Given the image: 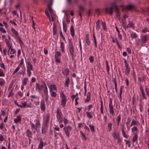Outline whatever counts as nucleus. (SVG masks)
Returning <instances> with one entry per match:
<instances>
[{
	"label": "nucleus",
	"mask_w": 149,
	"mask_h": 149,
	"mask_svg": "<svg viewBox=\"0 0 149 149\" xmlns=\"http://www.w3.org/2000/svg\"><path fill=\"white\" fill-rule=\"evenodd\" d=\"M48 9H46L45 11V14L49 18L50 21H54L56 17V15L54 13L50 7V5L48 3L47 5Z\"/></svg>",
	"instance_id": "nucleus-1"
},
{
	"label": "nucleus",
	"mask_w": 149,
	"mask_h": 149,
	"mask_svg": "<svg viewBox=\"0 0 149 149\" xmlns=\"http://www.w3.org/2000/svg\"><path fill=\"white\" fill-rule=\"evenodd\" d=\"M34 122L35 124L30 123L31 129L32 130L36 131L37 132H40V121L38 120H35Z\"/></svg>",
	"instance_id": "nucleus-2"
},
{
	"label": "nucleus",
	"mask_w": 149,
	"mask_h": 149,
	"mask_svg": "<svg viewBox=\"0 0 149 149\" xmlns=\"http://www.w3.org/2000/svg\"><path fill=\"white\" fill-rule=\"evenodd\" d=\"M7 47L8 48L7 54L9 58H12L14 57L16 54V50L13 48V45Z\"/></svg>",
	"instance_id": "nucleus-3"
},
{
	"label": "nucleus",
	"mask_w": 149,
	"mask_h": 149,
	"mask_svg": "<svg viewBox=\"0 0 149 149\" xmlns=\"http://www.w3.org/2000/svg\"><path fill=\"white\" fill-rule=\"evenodd\" d=\"M60 96L61 99V104L63 107L64 108L65 106L66 103L67 101V97L65 95L62 91L61 92Z\"/></svg>",
	"instance_id": "nucleus-4"
},
{
	"label": "nucleus",
	"mask_w": 149,
	"mask_h": 149,
	"mask_svg": "<svg viewBox=\"0 0 149 149\" xmlns=\"http://www.w3.org/2000/svg\"><path fill=\"white\" fill-rule=\"evenodd\" d=\"M26 72L28 76L30 77L31 74V71L33 70V66L29 62L26 63Z\"/></svg>",
	"instance_id": "nucleus-5"
},
{
	"label": "nucleus",
	"mask_w": 149,
	"mask_h": 149,
	"mask_svg": "<svg viewBox=\"0 0 149 149\" xmlns=\"http://www.w3.org/2000/svg\"><path fill=\"white\" fill-rule=\"evenodd\" d=\"M62 116V114L61 111L59 109H57L56 114L57 121L59 122L60 123H61L62 122L63 119Z\"/></svg>",
	"instance_id": "nucleus-6"
},
{
	"label": "nucleus",
	"mask_w": 149,
	"mask_h": 149,
	"mask_svg": "<svg viewBox=\"0 0 149 149\" xmlns=\"http://www.w3.org/2000/svg\"><path fill=\"white\" fill-rule=\"evenodd\" d=\"M21 104H19V107L21 108H25L27 107L31 108V107L32 103L31 102H29L28 104H27L26 102L25 101H22L21 102Z\"/></svg>",
	"instance_id": "nucleus-7"
},
{
	"label": "nucleus",
	"mask_w": 149,
	"mask_h": 149,
	"mask_svg": "<svg viewBox=\"0 0 149 149\" xmlns=\"http://www.w3.org/2000/svg\"><path fill=\"white\" fill-rule=\"evenodd\" d=\"M47 85L49 89V92L57 91V87L55 84L50 83H47Z\"/></svg>",
	"instance_id": "nucleus-8"
},
{
	"label": "nucleus",
	"mask_w": 149,
	"mask_h": 149,
	"mask_svg": "<svg viewBox=\"0 0 149 149\" xmlns=\"http://www.w3.org/2000/svg\"><path fill=\"white\" fill-rule=\"evenodd\" d=\"M31 98L32 101L36 105H38L39 104L40 101L38 97L33 95L31 96Z\"/></svg>",
	"instance_id": "nucleus-9"
},
{
	"label": "nucleus",
	"mask_w": 149,
	"mask_h": 149,
	"mask_svg": "<svg viewBox=\"0 0 149 149\" xmlns=\"http://www.w3.org/2000/svg\"><path fill=\"white\" fill-rule=\"evenodd\" d=\"M112 100L111 99H110L109 103V111L110 113L112 116H114L115 115V113L114 111L113 106L112 104Z\"/></svg>",
	"instance_id": "nucleus-10"
},
{
	"label": "nucleus",
	"mask_w": 149,
	"mask_h": 149,
	"mask_svg": "<svg viewBox=\"0 0 149 149\" xmlns=\"http://www.w3.org/2000/svg\"><path fill=\"white\" fill-rule=\"evenodd\" d=\"M72 129V127L69 125L66 127H65L63 129L65 131L66 136L68 137H69L70 131H71Z\"/></svg>",
	"instance_id": "nucleus-11"
},
{
	"label": "nucleus",
	"mask_w": 149,
	"mask_h": 149,
	"mask_svg": "<svg viewBox=\"0 0 149 149\" xmlns=\"http://www.w3.org/2000/svg\"><path fill=\"white\" fill-rule=\"evenodd\" d=\"M8 38H5V41L7 47L13 45L11 42L10 41V38L9 35L8 36Z\"/></svg>",
	"instance_id": "nucleus-12"
},
{
	"label": "nucleus",
	"mask_w": 149,
	"mask_h": 149,
	"mask_svg": "<svg viewBox=\"0 0 149 149\" xmlns=\"http://www.w3.org/2000/svg\"><path fill=\"white\" fill-rule=\"evenodd\" d=\"M40 107L42 111H45V102L43 100H41L40 101Z\"/></svg>",
	"instance_id": "nucleus-13"
},
{
	"label": "nucleus",
	"mask_w": 149,
	"mask_h": 149,
	"mask_svg": "<svg viewBox=\"0 0 149 149\" xmlns=\"http://www.w3.org/2000/svg\"><path fill=\"white\" fill-rule=\"evenodd\" d=\"M36 90H38L39 91H42L43 87V85H41L38 83H36Z\"/></svg>",
	"instance_id": "nucleus-14"
},
{
	"label": "nucleus",
	"mask_w": 149,
	"mask_h": 149,
	"mask_svg": "<svg viewBox=\"0 0 149 149\" xmlns=\"http://www.w3.org/2000/svg\"><path fill=\"white\" fill-rule=\"evenodd\" d=\"M148 39L149 37L148 35L143 36L141 37V40L144 43L148 41Z\"/></svg>",
	"instance_id": "nucleus-15"
},
{
	"label": "nucleus",
	"mask_w": 149,
	"mask_h": 149,
	"mask_svg": "<svg viewBox=\"0 0 149 149\" xmlns=\"http://www.w3.org/2000/svg\"><path fill=\"white\" fill-rule=\"evenodd\" d=\"M21 120V117L20 116L18 115L16 118L14 119V122L15 123H20Z\"/></svg>",
	"instance_id": "nucleus-16"
},
{
	"label": "nucleus",
	"mask_w": 149,
	"mask_h": 149,
	"mask_svg": "<svg viewBox=\"0 0 149 149\" xmlns=\"http://www.w3.org/2000/svg\"><path fill=\"white\" fill-rule=\"evenodd\" d=\"M139 123L138 121L134 119H133L132 120L130 126H132L134 125L138 126L139 125Z\"/></svg>",
	"instance_id": "nucleus-17"
},
{
	"label": "nucleus",
	"mask_w": 149,
	"mask_h": 149,
	"mask_svg": "<svg viewBox=\"0 0 149 149\" xmlns=\"http://www.w3.org/2000/svg\"><path fill=\"white\" fill-rule=\"evenodd\" d=\"M125 73L126 75H127L130 73V69L128 67V64L126 63H125Z\"/></svg>",
	"instance_id": "nucleus-18"
},
{
	"label": "nucleus",
	"mask_w": 149,
	"mask_h": 149,
	"mask_svg": "<svg viewBox=\"0 0 149 149\" xmlns=\"http://www.w3.org/2000/svg\"><path fill=\"white\" fill-rule=\"evenodd\" d=\"M105 11L107 13L112 15L113 13V8L111 7L109 8H107L105 9Z\"/></svg>",
	"instance_id": "nucleus-19"
},
{
	"label": "nucleus",
	"mask_w": 149,
	"mask_h": 149,
	"mask_svg": "<svg viewBox=\"0 0 149 149\" xmlns=\"http://www.w3.org/2000/svg\"><path fill=\"white\" fill-rule=\"evenodd\" d=\"M70 32L71 36L73 37L74 36V27L72 25L70 26Z\"/></svg>",
	"instance_id": "nucleus-20"
},
{
	"label": "nucleus",
	"mask_w": 149,
	"mask_h": 149,
	"mask_svg": "<svg viewBox=\"0 0 149 149\" xmlns=\"http://www.w3.org/2000/svg\"><path fill=\"white\" fill-rule=\"evenodd\" d=\"M112 39L113 42L114 43H116L119 49H120V46L119 43L117 39L116 38H114L113 37H112Z\"/></svg>",
	"instance_id": "nucleus-21"
},
{
	"label": "nucleus",
	"mask_w": 149,
	"mask_h": 149,
	"mask_svg": "<svg viewBox=\"0 0 149 149\" xmlns=\"http://www.w3.org/2000/svg\"><path fill=\"white\" fill-rule=\"evenodd\" d=\"M60 48L61 49L62 52L64 53L65 52V46L64 43L62 42H60Z\"/></svg>",
	"instance_id": "nucleus-22"
},
{
	"label": "nucleus",
	"mask_w": 149,
	"mask_h": 149,
	"mask_svg": "<svg viewBox=\"0 0 149 149\" xmlns=\"http://www.w3.org/2000/svg\"><path fill=\"white\" fill-rule=\"evenodd\" d=\"M29 80L28 78L26 77L24 78L22 81V84L23 85H26Z\"/></svg>",
	"instance_id": "nucleus-23"
},
{
	"label": "nucleus",
	"mask_w": 149,
	"mask_h": 149,
	"mask_svg": "<svg viewBox=\"0 0 149 149\" xmlns=\"http://www.w3.org/2000/svg\"><path fill=\"white\" fill-rule=\"evenodd\" d=\"M70 51L71 55L73 56L74 55V50L73 46L72 45H70Z\"/></svg>",
	"instance_id": "nucleus-24"
},
{
	"label": "nucleus",
	"mask_w": 149,
	"mask_h": 149,
	"mask_svg": "<svg viewBox=\"0 0 149 149\" xmlns=\"http://www.w3.org/2000/svg\"><path fill=\"white\" fill-rule=\"evenodd\" d=\"M86 113L87 116L89 118H93V116H92V114H94L93 112L91 113L90 111H86Z\"/></svg>",
	"instance_id": "nucleus-25"
},
{
	"label": "nucleus",
	"mask_w": 149,
	"mask_h": 149,
	"mask_svg": "<svg viewBox=\"0 0 149 149\" xmlns=\"http://www.w3.org/2000/svg\"><path fill=\"white\" fill-rule=\"evenodd\" d=\"M91 96V93L89 92H88L87 94L86 98L85 100V102H88L90 100Z\"/></svg>",
	"instance_id": "nucleus-26"
},
{
	"label": "nucleus",
	"mask_w": 149,
	"mask_h": 149,
	"mask_svg": "<svg viewBox=\"0 0 149 149\" xmlns=\"http://www.w3.org/2000/svg\"><path fill=\"white\" fill-rule=\"evenodd\" d=\"M5 83L6 82L5 80L2 78H0V86H3Z\"/></svg>",
	"instance_id": "nucleus-27"
},
{
	"label": "nucleus",
	"mask_w": 149,
	"mask_h": 149,
	"mask_svg": "<svg viewBox=\"0 0 149 149\" xmlns=\"http://www.w3.org/2000/svg\"><path fill=\"white\" fill-rule=\"evenodd\" d=\"M11 31L15 36L18 37L19 33L14 28H12L11 29Z\"/></svg>",
	"instance_id": "nucleus-28"
},
{
	"label": "nucleus",
	"mask_w": 149,
	"mask_h": 149,
	"mask_svg": "<svg viewBox=\"0 0 149 149\" xmlns=\"http://www.w3.org/2000/svg\"><path fill=\"white\" fill-rule=\"evenodd\" d=\"M44 146V144L42 140H41L39 145L38 149H42Z\"/></svg>",
	"instance_id": "nucleus-29"
},
{
	"label": "nucleus",
	"mask_w": 149,
	"mask_h": 149,
	"mask_svg": "<svg viewBox=\"0 0 149 149\" xmlns=\"http://www.w3.org/2000/svg\"><path fill=\"white\" fill-rule=\"evenodd\" d=\"M69 70L68 69L66 68L63 71V75L68 76L69 74Z\"/></svg>",
	"instance_id": "nucleus-30"
},
{
	"label": "nucleus",
	"mask_w": 149,
	"mask_h": 149,
	"mask_svg": "<svg viewBox=\"0 0 149 149\" xmlns=\"http://www.w3.org/2000/svg\"><path fill=\"white\" fill-rule=\"evenodd\" d=\"M44 87L45 88V90H44L43 91L45 94V95H48V89L45 84Z\"/></svg>",
	"instance_id": "nucleus-31"
},
{
	"label": "nucleus",
	"mask_w": 149,
	"mask_h": 149,
	"mask_svg": "<svg viewBox=\"0 0 149 149\" xmlns=\"http://www.w3.org/2000/svg\"><path fill=\"white\" fill-rule=\"evenodd\" d=\"M132 132L134 133V134L135 133H136L137 134L138 130L136 127L134 126L132 129Z\"/></svg>",
	"instance_id": "nucleus-32"
},
{
	"label": "nucleus",
	"mask_w": 149,
	"mask_h": 149,
	"mask_svg": "<svg viewBox=\"0 0 149 149\" xmlns=\"http://www.w3.org/2000/svg\"><path fill=\"white\" fill-rule=\"evenodd\" d=\"M138 138V136L136 133H135L134 136L132 138V142L133 143L135 142L137 140Z\"/></svg>",
	"instance_id": "nucleus-33"
},
{
	"label": "nucleus",
	"mask_w": 149,
	"mask_h": 149,
	"mask_svg": "<svg viewBox=\"0 0 149 149\" xmlns=\"http://www.w3.org/2000/svg\"><path fill=\"white\" fill-rule=\"evenodd\" d=\"M26 134V135L29 137V138L31 137L32 135V132L29 130L28 129L27 130Z\"/></svg>",
	"instance_id": "nucleus-34"
},
{
	"label": "nucleus",
	"mask_w": 149,
	"mask_h": 149,
	"mask_svg": "<svg viewBox=\"0 0 149 149\" xmlns=\"http://www.w3.org/2000/svg\"><path fill=\"white\" fill-rule=\"evenodd\" d=\"M130 36L131 38L133 39L136 38L137 37V34L136 33L133 32L130 34Z\"/></svg>",
	"instance_id": "nucleus-35"
},
{
	"label": "nucleus",
	"mask_w": 149,
	"mask_h": 149,
	"mask_svg": "<svg viewBox=\"0 0 149 149\" xmlns=\"http://www.w3.org/2000/svg\"><path fill=\"white\" fill-rule=\"evenodd\" d=\"M61 54L59 52H56L54 55L55 58H59V57L61 56Z\"/></svg>",
	"instance_id": "nucleus-36"
},
{
	"label": "nucleus",
	"mask_w": 149,
	"mask_h": 149,
	"mask_svg": "<svg viewBox=\"0 0 149 149\" xmlns=\"http://www.w3.org/2000/svg\"><path fill=\"white\" fill-rule=\"evenodd\" d=\"M120 14L119 10L118 9H116V15L118 19H120L119 16Z\"/></svg>",
	"instance_id": "nucleus-37"
},
{
	"label": "nucleus",
	"mask_w": 149,
	"mask_h": 149,
	"mask_svg": "<svg viewBox=\"0 0 149 149\" xmlns=\"http://www.w3.org/2000/svg\"><path fill=\"white\" fill-rule=\"evenodd\" d=\"M53 34L54 35H56V27L55 25L54 24L53 25Z\"/></svg>",
	"instance_id": "nucleus-38"
},
{
	"label": "nucleus",
	"mask_w": 149,
	"mask_h": 149,
	"mask_svg": "<svg viewBox=\"0 0 149 149\" xmlns=\"http://www.w3.org/2000/svg\"><path fill=\"white\" fill-rule=\"evenodd\" d=\"M50 93V95L51 96L53 97H56L57 96V94L56 92L53 91L49 92Z\"/></svg>",
	"instance_id": "nucleus-39"
},
{
	"label": "nucleus",
	"mask_w": 149,
	"mask_h": 149,
	"mask_svg": "<svg viewBox=\"0 0 149 149\" xmlns=\"http://www.w3.org/2000/svg\"><path fill=\"white\" fill-rule=\"evenodd\" d=\"M127 27H131L133 29H134L135 28L133 24L131 22H130L127 25Z\"/></svg>",
	"instance_id": "nucleus-40"
},
{
	"label": "nucleus",
	"mask_w": 149,
	"mask_h": 149,
	"mask_svg": "<svg viewBox=\"0 0 149 149\" xmlns=\"http://www.w3.org/2000/svg\"><path fill=\"white\" fill-rule=\"evenodd\" d=\"M80 133L82 139L84 140H86V138L85 134L83 133V132L81 131L80 132Z\"/></svg>",
	"instance_id": "nucleus-41"
},
{
	"label": "nucleus",
	"mask_w": 149,
	"mask_h": 149,
	"mask_svg": "<svg viewBox=\"0 0 149 149\" xmlns=\"http://www.w3.org/2000/svg\"><path fill=\"white\" fill-rule=\"evenodd\" d=\"M49 117L50 115L49 114H47L45 116V119L46 120V123H47L49 121Z\"/></svg>",
	"instance_id": "nucleus-42"
},
{
	"label": "nucleus",
	"mask_w": 149,
	"mask_h": 149,
	"mask_svg": "<svg viewBox=\"0 0 149 149\" xmlns=\"http://www.w3.org/2000/svg\"><path fill=\"white\" fill-rule=\"evenodd\" d=\"M112 135L113 138L115 139H118V138L119 137V134H117L115 132H113L112 134Z\"/></svg>",
	"instance_id": "nucleus-43"
},
{
	"label": "nucleus",
	"mask_w": 149,
	"mask_h": 149,
	"mask_svg": "<svg viewBox=\"0 0 149 149\" xmlns=\"http://www.w3.org/2000/svg\"><path fill=\"white\" fill-rule=\"evenodd\" d=\"M5 75V74L3 71L1 69H0V77H4Z\"/></svg>",
	"instance_id": "nucleus-44"
},
{
	"label": "nucleus",
	"mask_w": 149,
	"mask_h": 149,
	"mask_svg": "<svg viewBox=\"0 0 149 149\" xmlns=\"http://www.w3.org/2000/svg\"><path fill=\"white\" fill-rule=\"evenodd\" d=\"M121 119V115L120 114L116 118V120L117 121V125H119Z\"/></svg>",
	"instance_id": "nucleus-45"
},
{
	"label": "nucleus",
	"mask_w": 149,
	"mask_h": 149,
	"mask_svg": "<svg viewBox=\"0 0 149 149\" xmlns=\"http://www.w3.org/2000/svg\"><path fill=\"white\" fill-rule=\"evenodd\" d=\"M47 129L46 127H42V134H45L47 132Z\"/></svg>",
	"instance_id": "nucleus-46"
},
{
	"label": "nucleus",
	"mask_w": 149,
	"mask_h": 149,
	"mask_svg": "<svg viewBox=\"0 0 149 149\" xmlns=\"http://www.w3.org/2000/svg\"><path fill=\"white\" fill-rule=\"evenodd\" d=\"M112 8H114L116 9H118L117 8V6L116 4V3L115 2H113L111 4V6Z\"/></svg>",
	"instance_id": "nucleus-47"
},
{
	"label": "nucleus",
	"mask_w": 149,
	"mask_h": 149,
	"mask_svg": "<svg viewBox=\"0 0 149 149\" xmlns=\"http://www.w3.org/2000/svg\"><path fill=\"white\" fill-rule=\"evenodd\" d=\"M100 23V21L99 20H98L96 23V29L97 30H99L100 28V26L99 25Z\"/></svg>",
	"instance_id": "nucleus-48"
},
{
	"label": "nucleus",
	"mask_w": 149,
	"mask_h": 149,
	"mask_svg": "<svg viewBox=\"0 0 149 149\" xmlns=\"http://www.w3.org/2000/svg\"><path fill=\"white\" fill-rule=\"evenodd\" d=\"M112 123H109L108 125V130L109 132H110L111 130H112Z\"/></svg>",
	"instance_id": "nucleus-49"
},
{
	"label": "nucleus",
	"mask_w": 149,
	"mask_h": 149,
	"mask_svg": "<svg viewBox=\"0 0 149 149\" xmlns=\"http://www.w3.org/2000/svg\"><path fill=\"white\" fill-rule=\"evenodd\" d=\"M102 24L103 29L104 30H107V28L106 23L104 22H102Z\"/></svg>",
	"instance_id": "nucleus-50"
},
{
	"label": "nucleus",
	"mask_w": 149,
	"mask_h": 149,
	"mask_svg": "<svg viewBox=\"0 0 149 149\" xmlns=\"http://www.w3.org/2000/svg\"><path fill=\"white\" fill-rule=\"evenodd\" d=\"M90 128L91 130L93 132H94L95 131L94 127L93 125H89Z\"/></svg>",
	"instance_id": "nucleus-51"
},
{
	"label": "nucleus",
	"mask_w": 149,
	"mask_h": 149,
	"mask_svg": "<svg viewBox=\"0 0 149 149\" xmlns=\"http://www.w3.org/2000/svg\"><path fill=\"white\" fill-rule=\"evenodd\" d=\"M84 129L85 130L86 132L87 133L89 132L90 131V130L89 128L86 125H85L84 127Z\"/></svg>",
	"instance_id": "nucleus-52"
},
{
	"label": "nucleus",
	"mask_w": 149,
	"mask_h": 149,
	"mask_svg": "<svg viewBox=\"0 0 149 149\" xmlns=\"http://www.w3.org/2000/svg\"><path fill=\"white\" fill-rule=\"evenodd\" d=\"M13 89H12L10 92L9 93L8 95V97H9L11 96H13L14 95V93H13Z\"/></svg>",
	"instance_id": "nucleus-53"
},
{
	"label": "nucleus",
	"mask_w": 149,
	"mask_h": 149,
	"mask_svg": "<svg viewBox=\"0 0 149 149\" xmlns=\"http://www.w3.org/2000/svg\"><path fill=\"white\" fill-rule=\"evenodd\" d=\"M134 7V6L132 5H129L126 7V8L129 10H131Z\"/></svg>",
	"instance_id": "nucleus-54"
},
{
	"label": "nucleus",
	"mask_w": 149,
	"mask_h": 149,
	"mask_svg": "<svg viewBox=\"0 0 149 149\" xmlns=\"http://www.w3.org/2000/svg\"><path fill=\"white\" fill-rule=\"evenodd\" d=\"M93 107V105L92 104L88 105L87 107V111H90Z\"/></svg>",
	"instance_id": "nucleus-55"
},
{
	"label": "nucleus",
	"mask_w": 149,
	"mask_h": 149,
	"mask_svg": "<svg viewBox=\"0 0 149 149\" xmlns=\"http://www.w3.org/2000/svg\"><path fill=\"white\" fill-rule=\"evenodd\" d=\"M0 31L3 33H6V31L3 27H0Z\"/></svg>",
	"instance_id": "nucleus-56"
},
{
	"label": "nucleus",
	"mask_w": 149,
	"mask_h": 149,
	"mask_svg": "<svg viewBox=\"0 0 149 149\" xmlns=\"http://www.w3.org/2000/svg\"><path fill=\"white\" fill-rule=\"evenodd\" d=\"M120 23H121L122 25L123 26H124L126 24V22L125 20H124L123 19H122L121 20L120 19H118Z\"/></svg>",
	"instance_id": "nucleus-57"
},
{
	"label": "nucleus",
	"mask_w": 149,
	"mask_h": 149,
	"mask_svg": "<svg viewBox=\"0 0 149 149\" xmlns=\"http://www.w3.org/2000/svg\"><path fill=\"white\" fill-rule=\"evenodd\" d=\"M106 68L107 70V72H109V65L108 63V61L107 60L106 61Z\"/></svg>",
	"instance_id": "nucleus-58"
},
{
	"label": "nucleus",
	"mask_w": 149,
	"mask_h": 149,
	"mask_svg": "<svg viewBox=\"0 0 149 149\" xmlns=\"http://www.w3.org/2000/svg\"><path fill=\"white\" fill-rule=\"evenodd\" d=\"M0 67L3 69L5 70L6 68L4 64L3 63H1L0 64Z\"/></svg>",
	"instance_id": "nucleus-59"
},
{
	"label": "nucleus",
	"mask_w": 149,
	"mask_h": 149,
	"mask_svg": "<svg viewBox=\"0 0 149 149\" xmlns=\"http://www.w3.org/2000/svg\"><path fill=\"white\" fill-rule=\"evenodd\" d=\"M124 141L126 142V145H128V147H130L131 145L130 141L125 139Z\"/></svg>",
	"instance_id": "nucleus-60"
},
{
	"label": "nucleus",
	"mask_w": 149,
	"mask_h": 149,
	"mask_svg": "<svg viewBox=\"0 0 149 149\" xmlns=\"http://www.w3.org/2000/svg\"><path fill=\"white\" fill-rule=\"evenodd\" d=\"M20 67L18 66L16 69L15 70V71H14L13 74H14L15 73L17 72L20 69Z\"/></svg>",
	"instance_id": "nucleus-61"
},
{
	"label": "nucleus",
	"mask_w": 149,
	"mask_h": 149,
	"mask_svg": "<svg viewBox=\"0 0 149 149\" xmlns=\"http://www.w3.org/2000/svg\"><path fill=\"white\" fill-rule=\"evenodd\" d=\"M18 39L19 42V44L21 46H22L23 45V43L22 42V41L20 39V38L19 37H18Z\"/></svg>",
	"instance_id": "nucleus-62"
},
{
	"label": "nucleus",
	"mask_w": 149,
	"mask_h": 149,
	"mask_svg": "<svg viewBox=\"0 0 149 149\" xmlns=\"http://www.w3.org/2000/svg\"><path fill=\"white\" fill-rule=\"evenodd\" d=\"M23 94L20 91H19L17 93V97L19 96V97H21L22 96Z\"/></svg>",
	"instance_id": "nucleus-63"
},
{
	"label": "nucleus",
	"mask_w": 149,
	"mask_h": 149,
	"mask_svg": "<svg viewBox=\"0 0 149 149\" xmlns=\"http://www.w3.org/2000/svg\"><path fill=\"white\" fill-rule=\"evenodd\" d=\"M69 83V79L68 78L66 80L65 82V85L67 87H68V84Z\"/></svg>",
	"instance_id": "nucleus-64"
}]
</instances>
